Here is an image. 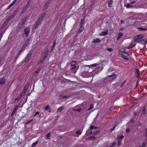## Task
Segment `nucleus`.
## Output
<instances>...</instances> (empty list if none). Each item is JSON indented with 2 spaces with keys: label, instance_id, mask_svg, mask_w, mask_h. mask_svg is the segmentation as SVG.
I'll list each match as a JSON object with an SVG mask.
<instances>
[{
  "label": "nucleus",
  "instance_id": "43",
  "mask_svg": "<svg viewBox=\"0 0 147 147\" xmlns=\"http://www.w3.org/2000/svg\"><path fill=\"white\" fill-rule=\"evenodd\" d=\"M51 133L49 132L48 134H47V135L46 136V137L47 138V139H49V137Z\"/></svg>",
  "mask_w": 147,
  "mask_h": 147
},
{
  "label": "nucleus",
  "instance_id": "55",
  "mask_svg": "<svg viewBox=\"0 0 147 147\" xmlns=\"http://www.w3.org/2000/svg\"><path fill=\"white\" fill-rule=\"evenodd\" d=\"M33 0H29L28 2L27 3L29 5H30V4L31 3V2Z\"/></svg>",
  "mask_w": 147,
  "mask_h": 147
},
{
  "label": "nucleus",
  "instance_id": "19",
  "mask_svg": "<svg viewBox=\"0 0 147 147\" xmlns=\"http://www.w3.org/2000/svg\"><path fill=\"white\" fill-rule=\"evenodd\" d=\"M8 23V22H7L6 21H5L4 23L3 24V25L1 26V28L0 29V31L2 32V29Z\"/></svg>",
  "mask_w": 147,
  "mask_h": 147
},
{
  "label": "nucleus",
  "instance_id": "10",
  "mask_svg": "<svg viewBox=\"0 0 147 147\" xmlns=\"http://www.w3.org/2000/svg\"><path fill=\"white\" fill-rule=\"evenodd\" d=\"M108 30H107L105 31H102L101 33L99 34V35L102 36L108 34Z\"/></svg>",
  "mask_w": 147,
  "mask_h": 147
},
{
  "label": "nucleus",
  "instance_id": "14",
  "mask_svg": "<svg viewBox=\"0 0 147 147\" xmlns=\"http://www.w3.org/2000/svg\"><path fill=\"white\" fill-rule=\"evenodd\" d=\"M16 0H14L13 2L11 3L7 7V9H8L10 8L15 3Z\"/></svg>",
  "mask_w": 147,
  "mask_h": 147
},
{
  "label": "nucleus",
  "instance_id": "59",
  "mask_svg": "<svg viewBox=\"0 0 147 147\" xmlns=\"http://www.w3.org/2000/svg\"><path fill=\"white\" fill-rule=\"evenodd\" d=\"M90 107L88 109V110H90L93 107V105H90Z\"/></svg>",
  "mask_w": 147,
  "mask_h": 147
},
{
  "label": "nucleus",
  "instance_id": "44",
  "mask_svg": "<svg viewBox=\"0 0 147 147\" xmlns=\"http://www.w3.org/2000/svg\"><path fill=\"white\" fill-rule=\"evenodd\" d=\"M24 25L23 24H22L21 23L20 24H19L18 25V27L19 28L21 29L23 27V25Z\"/></svg>",
  "mask_w": 147,
  "mask_h": 147
},
{
  "label": "nucleus",
  "instance_id": "25",
  "mask_svg": "<svg viewBox=\"0 0 147 147\" xmlns=\"http://www.w3.org/2000/svg\"><path fill=\"white\" fill-rule=\"evenodd\" d=\"M23 51V49H21L20 51H19L18 54L16 55V58L17 57H19L20 55V54Z\"/></svg>",
  "mask_w": 147,
  "mask_h": 147
},
{
  "label": "nucleus",
  "instance_id": "57",
  "mask_svg": "<svg viewBox=\"0 0 147 147\" xmlns=\"http://www.w3.org/2000/svg\"><path fill=\"white\" fill-rule=\"evenodd\" d=\"M121 142L120 141H119L118 143L117 146H119L121 145Z\"/></svg>",
  "mask_w": 147,
  "mask_h": 147
},
{
  "label": "nucleus",
  "instance_id": "52",
  "mask_svg": "<svg viewBox=\"0 0 147 147\" xmlns=\"http://www.w3.org/2000/svg\"><path fill=\"white\" fill-rule=\"evenodd\" d=\"M27 97H26V98H25V101L24 102V103H22V105L21 106V107H23V105L25 103V102H26L27 101Z\"/></svg>",
  "mask_w": 147,
  "mask_h": 147
},
{
  "label": "nucleus",
  "instance_id": "3",
  "mask_svg": "<svg viewBox=\"0 0 147 147\" xmlns=\"http://www.w3.org/2000/svg\"><path fill=\"white\" fill-rule=\"evenodd\" d=\"M5 82V79L4 77H3L0 78V85L3 86Z\"/></svg>",
  "mask_w": 147,
  "mask_h": 147
},
{
  "label": "nucleus",
  "instance_id": "13",
  "mask_svg": "<svg viewBox=\"0 0 147 147\" xmlns=\"http://www.w3.org/2000/svg\"><path fill=\"white\" fill-rule=\"evenodd\" d=\"M48 55V54L45 55L42 58L40 61L41 63H42L46 59L47 56Z\"/></svg>",
  "mask_w": 147,
  "mask_h": 147
},
{
  "label": "nucleus",
  "instance_id": "31",
  "mask_svg": "<svg viewBox=\"0 0 147 147\" xmlns=\"http://www.w3.org/2000/svg\"><path fill=\"white\" fill-rule=\"evenodd\" d=\"M82 109L80 108H79L78 109H72V110L73 111H78V112H80L81 111V110Z\"/></svg>",
  "mask_w": 147,
  "mask_h": 147
},
{
  "label": "nucleus",
  "instance_id": "15",
  "mask_svg": "<svg viewBox=\"0 0 147 147\" xmlns=\"http://www.w3.org/2000/svg\"><path fill=\"white\" fill-rule=\"evenodd\" d=\"M27 16H25L22 20V22L21 23H22V24H24L26 22V20H27Z\"/></svg>",
  "mask_w": 147,
  "mask_h": 147
},
{
  "label": "nucleus",
  "instance_id": "8",
  "mask_svg": "<svg viewBox=\"0 0 147 147\" xmlns=\"http://www.w3.org/2000/svg\"><path fill=\"white\" fill-rule=\"evenodd\" d=\"M102 69V67H101L99 68H97L94 71H93L92 72L94 73H95V74H97L98 73V72Z\"/></svg>",
  "mask_w": 147,
  "mask_h": 147
},
{
  "label": "nucleus",
  "instance_id": "11",
  "mask_svg": "<svg viewBox=\"0 0 147 147\" xmlns=\"http://www.w3.org/2000/svg\"><path fill=\"white\" fill-rule=\"evenodd\" d=\"M51 1V0H48L45 3L43 6L44 9H45L47 7Z\"/></svg>",
  "mask_w": 147,
  "mask_h": 147
},
{
  "label": "nucleus",
  "instance_id": "18",
  "mask_svg": "<svg viewBox=\"0 0 147 147\" xmlns=\"http://www.w3.org/2000/svg\"><path fill=\"white\" fill-rule=\"evenodd\" d=\"M29 5L26 3V6L23 8V10L21 12L23 13V12H24L29 7Z\"/></svg>",
  "mask_w": 147,
  "mask_h": 147
},
{
  "label": "nucleus",
  "instance_id": "32",
  "mask_svg": "<svg viewBox=\"0 0 147 147\" xmlns=\"http://www.w3.org/2000/svg\"><path fill=\"white\" fill-rule=\"evenodd\" d=\"M138 29L140 31H144L147 30V28H144L141 27H138Z\"/></svg>",
  "mask_w": 147,
  "mask_h": 147
},
{
  "label": "nucleus",
  "instance_id": "39",
  "mask_svg": "<svg viewBox=\"0 0 147 147\" xmlns=\"http://www.w3.org/2000/svg\"><path fill=\"white\" fill-rule=\"evenodd\" d=\"M76 61H73L72 62V63L71 64V65L72 66H74L75 65Z\"/></svg>",
  "mask_w": 147,
  "mask_h": 147
},
{
  "label": "nucleus",
  "instance_id": "61",
  "mask_svg": "<svg viewBox=\"0 0 147 147\" xmlns=\"http://www.w3.org/2000/svg\"><path fill=\"white\" fill-rule=\"evenodd\" d=\"M126 82V81H124L121 84V87H122L123 86V85H124V84L125 83V82Z\"/></svg>",
  "mask_w": 147,
  "mask_h": 147
},
{
  "label": "nucleus",
  "instance_id": "35",
  "mask_svg": "<svg viewBox=\"0 0 147 147\" xmlns=\"http://www.w3.org/2000/svg\"><path fill=\"white\" fill-rule=\"evenodd\" d=\"M80 26V28H79V29L78 30V33H80L84 29L83 27L81 26Z\"/></svg>",
  "mask_w": 147,
  "mask_h": 147
},
{
  "label": "nucleus",
  "instance_id": "41",
  "mask_svg": "<svg viewBox=\"0 0 147 147\" xmlns=\"http://www.w3.org/2000/svg\"><path fill=\"white\" fill-rule=\"evenodd\" d=\"M140 70L137 69H136L135 74H140Z\"/></svg>",
  "mask_w": 147,
  "mask_h": 147
},
{
  "label": "nucleus",
  "instance_id": "27",
  "mask_svg": "<svg viewBox=\"0 0 147 147\" xmlns=\"http://www.w3.org/2000/svg\"><path fill=\"white\" fill-rule=\"evenodd\" d=\"M113 2L112 0H110L108 3V6L109 7H111L112 3Z\"/></svg>",
  "mask_w": 147,
  "mask_h": 147
},
{
  "label": "nucleus",
  "instance_id": "51",
  "mask_svg": "<svg viewBox=\"0 0 147 147\" xmlns=\"http://www.w3.org/2000/svg\"><path fill=\"white\" fill-rule=\"evenodd\" d=\"M30 40V39L29 38H28L27 40L26 41V42L25 44H26V45H28L29 44Z\"/></svg>",
  "mask_w": 147,
  "mask_h": 147
},
{
  "label": "nucleus",
  "instance_id": "21",
  "mask_svg": "<svg viewBox=\"0 0 147 147\" xmlns=\"http://www.w3.org/2000/svg\"><path fill=\"white\" fill-rule=\"evenodd\" d=\"M64 108L63 106H62L59 108L57 111V112H61Z\"/></svg>",
  "mask_w": 147,
  "mask_h": 147
},
{
  "label": "nucleus",
  "instance_id": "29",
  "mask_svg": "<svg viewBox=\"0 0 147 147\" xmlns=\"http://www.w3.org/2000/svg\"><path fill=\"white\" fill-rule=\"evenodd\" d=\"M89 138L90 139V140H95L97 139V137L94 136H90Z\"/></svg>",
  "mask_w": 147,
  "mask_h": 147
},
{
  "label": "nucleus",
  "instance_id": "38",
  "mask_svg": "<svg viewBox=\"0 0 147 147\" xmlns=\"http://www.w3.org/2000/svg\"><path fill=\"white\" fill-rule=\"evenodd\" d=\"M90 129L91 130H93V129H98V127H96L93 126L91 125L90 127Z\"/></svg>",
  "mask_w": 147,
  "mask_h": 147
},
{
  "label": "nucleus",
  "instance_id": "60",
  "mask_svg": "<svg viewBox=\"0 0 147 147\" xmlns=\"http://www.w3.org/2000/svg\"><path fill=\"white\" fill-rule=\"evenodd\" d=\"M98 65V64H94L91 65V66L92 67H96V66H97Z\"/></svg>",
  "mask_w": 147,
  "mask_h": 147
},
{
  "label": "nucleus",
  "instance_id": "62",
  "mask_svg": "<svg viewBox=\"0 0 147 147\" xmlns=\"http://www.w3.org/2000/svg\"><path fill=\"white\" fill-rule=\"evenodd\" d=\"M122 58H123V59L124 60H129V59L126 57H123Z\"/></svg>",
  "mask_w": 147,
  "mask_h": 147
},
{
  "label": "nucleus",
  "instance_id": "7",
  "mask_svg": "<svg viewBox=\"0 0 147 147\" xmlns=\"http://www.w3.org/2000/svg\"><path fill=\"white\" fill-rule=\"evenodd\" d=\"M20 107V105H18L17 106H16V107H15V108H14V109L13 110V111L11 114V116H12L13 115H14V113L18 109V108ZM20 107H21V106H20Z\"/></svg>",
  "mask_w": 147,
  "mask_h": 147
},
{
  "label": "nucleus",
  "instance_id": "28",
  "mask_svg": "<svg viewBox=\"0 0 147 147\" xmlns=\"http://www.w3.org/2000/svg\"><path fill=\"white\" fill-rule=\"evenodd\" d=\"M146 108L144 106L143 107V110L142 112V114H145L146 113Z\"/></svg>",
  "mask_w": 147,
  "mask_h": 147
},
{
  "label": "nucleus",
  "instance_id": "33",
  "mask_svg": "<svg viewBox=\"0 0 147 147\" xmlns=\"http://www.w3.org/2000/svg\"><path fill=\"white\" fill-rule=\"evenodd\" d=\"M99 133H100V131L99 130L93 133L92 136L96 135L97 134H99Z\"/></svg>",
  "mask_w": 147,
  "mask_h": 147
},
{
  "label": "nucleus",
  "instance_id": "5",
  "mask_svg": "<svg viewBox=\"0 0 147 147\" xmlns=\"http://www.w3.org/2000/svg\"><path fill=\"white\" fill-rule=\"evenodd\" d=\"M125 50L124 49L123 51H121V55L122 57H127L129 56V54L127 52H125Z\"/></svg>",
  "mask_w": 147,
  "mask_h": 147
},
{
  "label": "nucleus",
  "instance_id": "47",
  "mask_svg": "<svg viewBox=\"0 0 147 147\" xmlns=\"http://www.w3.org/2000/svg\"><path fill=\"white\" fill-rule=\"evenodd\" d=\"M116 127V125L115 124L114 125L113 127V128L112 129H110V131L111 132H112V131H113L115 128Z\"/></svg>",
  "mask_w": 147,
  "mask_h": 147
},
{
  "label": "nucleus",
  "instance_id": "63",
  "mask_svg": "<svg viewBox=\"0 0 147 147\" xmlns=\"http://www.w3.org/2000/svg\"><path fill=\"white\" fill-rule=\"evenodd\" d=\"M146 146V143L145 142H144L143 143L142 145V147H145Z\"/></svg>",
  "mask_w": 147,
  "mask_h": 147
},
{
  "label": "nucleus",
  "instance_id": "30",
  "mask_svg": "<svg viewBox=\"0 0 147 147\" xmlns=\"http://www.w3.org/2000/svg\"><path fill=\"white\" fill-rule=\"evenodd\" d=\"M136 44H131L128 47V49H129L131 48H133L134 47Z\"/></svg>",
  "mask_w": 147,
  "mask_h": 147
},
{
  "label": "nucleus",
  "instance_id": "53",
  "mask_svg": "<svg viewBox=\"0 0 147 147\" xmlns=\"http://www.w3.org/2000/svg\"><path fill=\"white\" fill-rule=\"evenodd\" d=\"M123 34L122 33H119L118 34V38H120L121 37L123 36Z\"/></svg>",
  "mask_w": 147,
  "mask_h": 147
},
{
  "label": "nucleus",
  "instance_id": "58",
  "mask_svg": "<svg viewBox=\"0 0 147 147\" xmlns=\"http://www.w3.org/2000/svg\"><path fill=\"white\" fill-rule=\"evenodd\" d=\"M43 19L42 18V17H40L37 20L40 21V22H41Z\"/></svg>",
  "mask_w": 147,
  "mask_h": 147
},
{
  "label": "nucleus",
  "instance_id": "17",
  "mask_svg": "<svg viewBox=\"0 0 147 147\" xmlns=\"http://www.w3.org/2000/svg\"><path fill=\"white\" fill-rule=\"evenodd\" d=\"M40 21L37 20V21L35 22L34 24V26L35 27V28H36L40 24Z\"/></svg>",
  "mask_w": 147,
  "mask_h": 147
},
{
  "label": "nucleus",
  "instance_id": "23",
  "mask_svg": "<svg viewBox=\"0 0 147 147\" xmlns=\"http://www.w3.org/2000/svg\"><path fill=\"white\" fill-rule=\"evenodd\" d=\"M23 94L21 93V94H20L18 97H17L15 99V100H18V101L23 96Z\"/></svg>",
  "mask_w": 147,
  "mask_h": 147
},
{
  "label": "nucleus",
  "instance_id": "40",
  "mask_svg": "<svg viewBox=\"0 0 147 147\" xmlns=\"http://www.w3.org/2000/svg\"><path fill=\"white\" fill-rule=\"evenodd\" d=\"M38 143V142L37 141H36L35 142L33 143L32 145V147H34Z\"/></svg>",
  "mask_w": 147,
  "mask_h": 147
},
{
  "label": "nucleus",
  "instance_id": "34",
  "mask_svg": "<svg viewBox=\"0 0 147 147\" xmlns=\"http://www.w3.org/2000/svg\"><path fill=\"white\" fill-rule=\"evenodd\" d=\"M18 9H17L14 11V13H13L12 16H13V17L15 16L17 13L18 11Z\"/></svg>",
  "mask_w": 147,
  "mask_h": 147
},
{
  "label": "nucleus",
  "instance_id": "24",
  "mask_svg": "<svg viewBox=\"0 0 147 147\" xmlns=\"http://www.w3.org/2000/svg\"><path fill=\"white\" fill-rule=\"evenodd\" d=\"M5 30L6 29H5L3 31H2V32L1 31V32H0V41L1 40V38L2 37L3 35L5 32Z\"/></svg>",
  "mask_w": 147,
  "mask_h": 147
},
{
  "label": "nucleus",
  "instance_id": "26",
  "mask_svg": "<svg viewBox=\"0 0 147 147\" xmlns=\"http://www.w3.org/2000/svg\"><path fill=\"white\" fill-rule=\"evenodd\" d=\"M45 110L46 111H47L49 112H50L51 111V109L50 107L47 105L45 108Z\"/></svg>",
  "mask_w": 147,
  "mask_h": 147
},
{
  "label": "nucleus",
  "instance_id": "2",
  "mask_svg": "<svg viewBox=\"0 0 147 147\" xmlns=\"http://www.w3.org/2000/svg\"><path fill=\"white\" fill-rule=\"evenodd\" d=\"M137 43H140L143 45L146 44H147V38L141 39L138 41Z\"/></svg>",
  "mask_w": 147,
  "mask_h": 147
},
{
  "label": "nucleus",
  "instance_id": "54",
  "mask_svg": "<svg viewBox=\"0 0 147 147\" xmlns=\"http://www.w3.org/2000/svg\"><path fill=\"white\" fill-rule=\"evenodd\" d=\"M49 50L48 49H46L44 51V53L45 54V55L47 54V53L49 52Z\"/></svg>",
  "mask_w": 147,
  "mask_h": 147
},
{
  "label": "nucleus",
  "instance_id": "46",
  "mask_svg": "<svg viewBox=\"0 0 147 147\" xmlns=\"http://www.w3.org/2000/svg\"><path fill=\"white\" fill-rule=\"evenodd\" d=\"M41 68L40 67L38 69L35 71V72L36 73L38 74L39 72L41 70Z\"/></svg>",
  "mask_w": 147,
  "mask_h": 147
},
{
  "label": "nucleus",
  "instance_id": "56",
  "mask_svg": "<svg viewBox=\"0 0 147 147\" xmlns=\"http://www.w3.org/2000/svg\"><path fill=\"white\" fill-rule=\"evenodd\" d=\"M126 132L127 133H129L130 132V130L129 128H127L126 129Z\"/></svg>",
  "mask_w": 147,
  "mask_h": 147
},
{
  "label": "nucleus",
  "instance_id": "45",
  "mask_svg": "<svg viewBox=\"0 0 147 147\" xmlns=\"http://www.w3.org/2000/svg\"><path fill=\"white\" fill-rule=\"evenodd\" d=\"M84 20V19H83L81 20L80 23V26H82V25L83 23V21Z\"/></svg>",
  "mask_w": 147,
  "mask_h": 147
},
{
  "label": "nucleus",
  "instance_id": "16",
  "mask_svg": "<svg viewBox=\"0 0 147 147\" xmlns=\"http://www.w3.org/2000/svg\"><path fill=\"white\" fill-rule=\"evenodd\" d=\"M100 40L99 38H96V39L92 41V42L95 43H97L100 42Z\"/></svg>",
  "mask_w": 147,
  "mask_h": 147
},
{
  "label": "nucleus",
  "instance_id": "36",
  "mask_svg": "<svg viewBox=\"0 0 147 147\" xmlns=\"http://www.w3.org/2000/svg\"><path fill=\"white\" fill-rule=\"evenodd\" d=\"M59 96L61 97V98H68L69 96H66V95H64V96H63L62 95H61L60 94Z\"/></svg>",
  "mask_w": 147,
  "mask_h": 147
},
{
  "label": "nucleus",
  "instance_id": "42",
  "mask_svg": "<svg viewBox=\"0 0 147 147\" xmlns=\"http://www.w3.org/2000/svg\"><path fill=\"white\" fill-rule=\"evenodd\" d=\"M82 133L80 130H78L76 132V134L78 135H80Z\"/></svg>",
  "mask_w": 147,
  "mask_h": 147
},
{
  "label": "nucleus",
  "instance_id": "6",
  "mask_svg": "<svg viewBox=\"0 0 147 147\" xmlns=\"http://www.w3.org/2000/svg\"><path fill=\"white\" fill-rule=\"evenodd\" d=\"M32 54L31 53H28L27 54L26 57V59L25 60V62L26 63L29 60L30 58L31 57Z\"/></svg>",
  "mask_w": 147,
  "mask_h": 147
},
{
  "label": "nucleus",
  "instance_id": "4",
  "mask_svg": "<svg viewBox=\"0 0 147 147\" xmlns=\"http://www.w3.org/2000/svg\"><path fill=\"white\" fill-rule=\"evenodd\" d=\"M133 38H134V41L136 43H137V42H138V41H139V40H140L141 39L140 38V37L138 35H136L135 36L133 37Z\"/></svg>",
  "mask_w": 147,
  "mask_h": 147
},
{
  "label": "nucleus",
  "instance_id": "50",
  "mask_svg": "<svg viewBox=\"0 0 147 147\" xmlns=\"http://www.w3.org/2000/svg\"><path fill=\"white\" fill-rule=\"evenodd\" d=\"M107 50L109 52H112L113 51V49L112 48H109L108 47L107 48Z\"/></svg>",
  "mask_w": 147,
  "mask_h": 147
},
{
  "label": "nucleus",
  "instance_id": "1",
  "mask_svg": "<svg viewBox=\"0 0 147 147\" xmlns=\"http://www.w3.org/2000/svg\"><path fill=\"white\" fill-rule=\"evenodd\" d=\"M30 29L28 27H26L24 29V33L23 34V37H27L28 35Z\"/></svg>",
  "mask_w": 147,
  "mask_h": 147
},
{
  "label": "nucleus",
  "instance_id": "22",
  "mask_svg": "<svg viewBox=\"0 0 147 147\" xmlns=\"http://www.w3.org/2000/svg\"><path fill=\"white\" fill-rule=\"evenodd\" d=\"M125 6L127 7V8H130L133 7V6L130 4V3H127Z\"/></svg>",
  "mask_w": 147,
  "mask_h": 147
},
{
  "label": "nucleus",
  "instance_id": "48",
  "mask_svg": "<svg viewBox=\"0 0 147 147\" xmlns=\"http://www.w3.org/2000/svg\"><path fill=\"white\" fill-rule=\"evenodd\" d=\"M46 12H44L43 14H42V15H41V17H42V18H43L44 17H45V14H46Z\"/></svg>",
  "mask_w": 147,
  "mask_h": 147
},
{
  "label": "nucleus",
  "instance_id": "49",
  "mask_svg": "<svg viewBox=\"0 0 147 147\" xmlns=\"http://www.w3.org/2000/svg\"><path fill=\"white\" fill-rule=\"evenodd\" d=\"M138 35L141 39L143 38L145 36V35L144 34H141Z\"/></svg>",
  "mask_w": 147,
  "mask_h": 147
},
{
  "label": "nucleus",
  "instance_id": "20",
  "mask_svg": "<svg viewBox=\"0 0 147 147\" xmlns=\"http://www.w3.org/2000/svg\"><path fill=\"white\" fill-rule=\"evenodd\" d=\"M124 137L123 135L121 134V136L119 135L117 137V140H121Z\"/></svg>",
  "mask_w": 147,
  "mask_h": 147
},
{
  "label": "nucleus",
  "instance_id": "37",
  "mask_svg": "<svg viewBox=\"0 0 147 147\" xmlns=\"http://www.w3.org/2000/svg\"><path fill=\"white\" fill-rule=\"evenodd\" d=\"M13 18V16H9L7 18L5 21L8 23L10 20L12 19Z\"/></svg>",
  "mask_w": 147,
  "mask_h": 147
},
{
  "label": "nucleus",
  "instance_id": "64",
  "mask_svg": "<svg viewBox=\"0 0 147 147\" xmlns=\"http://www.w3.org/2000/svg\"><path fill=\"white\" fill-rule=\"evenodd\" d=\"M145 136H147V128L146 129L145 134Z\"/></svg>",
  "mask_w": 147,
  "mask_h": 147
},
{
  "label": "nucleus",
  "instance_id": "12",
  "mask_svg": "<svg viewBox=\"0 0 147 147\" xmlns=\"http://www.w3.org/2000/svg\"><path fill=\"white\" fill-rule=\"evenodd\" d=\"M108 77H111V79H114L116 78L117 77V76L116 74H114L110 75H109L107 76Z\"/></svg>",
  "mask_w": 147,
  "mask_h": 147
},
{
  "label": "nucleus",
  "instance_id": "9",
  "mask_svg": "<svg viewBox=\"0 0 147 147\" xmlns=\"http://www.w3.org/2000/svg\"><path fill=\"white\" fill-rule=\"evenodd\" d=\"M28 87L29 85L26 84L24 87L22 93V94L24 93L25 94L26 91L27 89L28 88Z\"/></svg>",
  "mask_w": 147,
  "mask_h": 147
}]
</instances>
